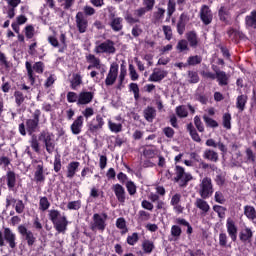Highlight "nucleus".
<instances>
[{"label":"nucleus","instance_id":"obj_1","mask_svg":"<svg viewBox=\"0 0 256 256\" xmlns=\"http://www.w3.org/2000/svg\"><path fill=\"white\" fill-rule=\"evenodd\" d=\"M94 53H106V55H111L115 53V43H113V41L107 40L103 43L96 44L94 48Z\"/></svg>","mask_w":256,"mask_h":256},{"label":"nucleus","instance_id":"obj_2","mask_svg":"<svg viewBox=\"0 0 256 256\" xmlns=\"http://www.w3.org/2000/svg\"><path fill=\"white\" fill-rule=\"evenodd\" d=\"M176 171V181L179 183L181 187H185L191 179H193V176L189 173H186L185 169L181 166H176L175 168Z\"/></svg>","mask_w":256,"mask_h":256},{"label":"nucleus","instance_id":"obj_3","mask_svg":"<svg viewBox=\"0 0 256 256\" xmlns=\"http://www.w3.org/2000/svg\"><path fill=\"white\" fill-rule=\"evenodd\" d=\"M199 194L202 199H209L213 195V185L211 179L204 178L200 184Z\"/></svg>","mask_w":256,"mask_h":256},{"label":"nucleus","instance_id":"obj_4","mask_svg":"<svg viewBox=\"0 0 256 256\" xmlns=\"http://www.w3.org/2000/svg\"><path fill=\"white\" fill-rule=\"evenodd\" d=\"M86 61L89 63L87 69L91 71V69H97L98 71L105 72V65L101 63V60L97 58L93 54H89L86 56Z\"/></svg>","mask_w":256,"mask_h":256},{"label":"nucleus","instance_id":"obj_5","mask_svg":"<svg viewBox=\"0 0 256 256\" xmlns=\"http://www.w3.org/2000/svg\"><path fill=\"white\" fill-rule=\"evenodd\" d=\"M93 221V230L98 229L99 231H105V227H107V224L105 223L107 221L106 214H94Z\"/></svg>","mask_w":256,"mask_h":256},{"label":"nucleus","instance_id":"obj_6","mask_svg":"<svg viewBox=\"0 0 256 256\" xmlns=\"http://www.w3.org/2000/svg\"><path fill=\"white\" fill-rule=\"evenodd\" d=\"M104 125L103 117L98 115L88 123V131H90V133H97L99 129H103Z\"/></svg>","mask_w":256,"mask_h":256},{"label":"nucleus","instance_id":"obj_7","mask_svg":"<svg viewBox=\"0 0 256 256\" xmlns=\"http://www.w3.org/2000/svg\"><path fill=\"white\" fill-rule=\"evenodd\" d=\"M117 75H119V65L113 63L110 66V70L106 77L105 84L113 85V83H115V81H117Z\"/></svg>","mask_w":256,"mask_h":256},{"label":"nucleus","instance_id":"obj_8","mask_svg":"<svg viewBox=\"0 0 256 256\" xmlns=\"http://www.w3.org/2000/svg\"><path fill=\"white\" fill-rule=\"evenodd\" d=\"M76 27L79 33H85V31H87L88 21L83 12H78L76 14Z\"/></svg>","mask_w":256,"mask_h":256},{"label":"nucleus","instance_id":"obj_9","mask_svg":"<svg viewBox=\"0 0 256 256\" xmlns=\"http://www.w3.org/2000/svg\"><path fill=\"white\" fill-rule=\"evenodd\" d=\"M226 229L229 237L232 241H237V225L235 224V220L232 218H228L226 221Z\"/></svg>","mask_w":256,"mask_h":256},{"label":"nucleus","instance_id":"obj_10","mask_svg":"<svg viewBox=\"0 0 256 256\" xmlns=\"http://www.w3.org/2000/svg\"><path fill=\"white\" fill-rule=\"evenodd\" d=\"M41 116V111L36 110L34 112V119H29L26 122L27 125V131L30 133H33L35 131V129H37V126L39 125V117Z\"/></svg>","mask_w":256,"mask_h":256},{"label":"nucleus","instance_id":"obj_11","mask_svg":"<svg viewBox=\"0 0 256 256\" xmlns=\"http://www.w3.org/2000/svg\"><path fill=\"white\" fill-rule=\"evenodd\" d=\"M115 120L118 122H115ZM115 120H109L108 127L112 133H121V131H123V119L118 116Z\"/></svg>","mask_w":256,"mask_h":256},{"label":"nucleus","instance_id":"obj_12","mask_svg":"<svg viewBox=\"0 0 256 256\" xmlns=\"http://www.w3.org/2000/svg\"><path fill=\"white\" fill-rule=\"evenodd\" d=\"M85 119L83 118V116H78L74 122L72 123V125L70 126L71 132L73 133V135H79L83 129V123H84Z\"/></svg>","mask_w":256,"mask_h":256},{"label":"nucleus","instance_id":"obj_13","mask_svg":"<svg viewBox=\"0 0 256 256\" xmlns=\"http://www.w3.org/2000/svg\"><path fill=\"white\" fill-rule=\"evenodd\" d=\"M204 199L205 198H197L194 203L195 207L201 211L202 215H206L211 211V206Z\"/></svg>","mask_w":256,"mask_h":256},{"label":"nucleus","instance_id":"obj_14","mask_svg":"<svg viewBox=\"0 0 256 256\" xmlns=\"http://www.w3.org/2000/svg\"><path fill=\"white\" fill-rule=\"evenodd\" d=\"M167 77V71L161 70L159 68H155L153 70V73L149 77V81H152L154 83H157L159 81H163Z\"/></svg>","mask_w":256,"mask_h":256},{"label":"nucleus","instance_id":"obj_15","mask_svg":"<svg viewBox=\"0 0 256 256\" xmlns=\"http://www.w3.org/2000/svg\"><path fill=\"white\" fill-rule=\"evenodd\" d=\"M189 111L194 114L195 108L191 105H181L176 107V115H178L180 118H185L189 115Z\"/></svg>","mask_w":256,"mask_h":256},{"label":"nucleus","instance_id":"obj_16","mask_svg":"<svg viewBox=\"0 0 256 256\" xmlns=\"http://www.w3.org/2000/svg\"><path fill=\"white\" fill-rule=\"evenodd\" d=\"M112 190L120 203H125V188L120 184H114Z\"/></svg>","mask_w":256,"mask_h":256},{"label":"nucleus","instance_id":"obj_17","mask_svg":"<svg viewBox=\"0 0 256 256\" xmlns=\"http://www.w3.org/2000/svg\"><path fill=\"white\" fill-rule=\"evenodd\" d=\"M200 16L205 25H209L213 21V14H211V10L207 6L202 7Z\"/></svg>","mask_w":256,"mask_h":256},{"label":"nucleus","instance_id":"obj_18","mask_svg":"<svg viewBox=\"0 0 256 256\" xmlns=\"http://www.w3.org/2000/svg\"><path fill=\"white\" fill-rule=\"evenodd\" d=\"M93 101V93L91 92H81L78 95L77 105H89Z\"/></svg>","mask_w":256,"mask_h":256},{"label":"nucleus","instance_id":"obj_19","mask_svg":"<svg viewBox=\"0 0 256 256\" xmlns=\"http://www.w3.org/2000/svg\"><path fill=\"white\" fill-rule=\"evenodd\" d=\"M54 224V227L56 229V231H58V233H65V231H67V218L65 216L60 217V219H58Z\"/></svg>","mask_w":256,"mask_h":256},{"label":"nucleus","instance_id":"obj_20","mask_svg":"<svg viewBox=\"0 0 256 256\" xmlns=\"http://www.w3.org/2000/svg\"><path fill=\"white\" fill-rule=\"evenodd\" d=\"M34 179L37 183H43L45 181V174H43V164L40 163L36 166L34 173Z\"/></svg>","mask_w":256,"mask_h":256},{"label":"nucleus","instance_id":"obj_21","mask_svg":"<svg viewBox=\"0 0 256 256\" xmlns=\"http://www.w3.org/2000/svg\"><path fill=\"white\" fill-rule=\"evenodd\" d=\"M110 27L113 31H121L123 29V18L121 17H114L110 21Z\"/></svg>","mask_w":256,"mask_h":256},{"label":"nucleus","instance_id":"obj_22","mask_svg":"<svg viewBox=\"0 0 256 256\" xmlns=\"http://www.w3.org/2000/svg\"><path fill=\"white\" fill-rule=\"evenodd\" d=\"M78 169H79V162H70L67 166V177L69 179H73Z\"/></svg>","mask_w":256,"mask_h":256},{"label":"nucleus","instance_id":"obj_23","mask_svg":"<svg viewBox=\"0 0 256 256\" xmlns=\"http://www.w3.org/2000/svg\"><path fill=\"white\" fill-rule=\"evenodd\" d=\"M4 237L6 241H8L10 247L13 249L15 247V234H13L9 228H6L4 230Z\"/></svg>","mask_w":256,"mask_h":256},{"label":"nucleus","instance_id":"obj_24","mask_svg":"<svg viewBox=\"0 0 256 256\" xmlns=\"http://www.w3.org/2000/svg\"><path fill=\"white\" fill-rule=\"evenodd\" d=\"M165 18V9L157 8L153 13V20L155 23H160Z\"/></svg>","mask_w":256,"mask_h":256},{"label":"nucleus","instance_id":"obj_25","mask_svg":"<svg viewBox=\"0 0 256 256\" xmlns=\"http://www.w3.org/2000/svg\"><path fill=\"white\" fill-rule=\"evenodd\" d=\"M216 79L219 85H227V81H229V76L223 71L216 72Z\"/></svg>","mask_w":256,"mask_h":256},{"label":"nucleus","instance_id":"obj_26","mask_svg":"<svg viewBox=\"0 0 256 256\" xmlns=\"http://www.w3.org/2000/svg\"><path fill=\"white\" fill-rule=\"evenodd\" d=\"M26 69H27L29 83L31 85H34L35 84V74H33V67L31 66V63L26 62Z\"/></svg>","mask_w":256,"mask_h":256},{"label":"nucleus","instance_id":"obj_27","mask_svg":"<svg viewBox=\"0 0 256 256\" xmlns=\"http://www.w3.org/2000/svg\"><path fill=\"white\" fill-rule=\"evenodd\" d=\"M204 157L205 159H208L209 161H214V162H217L219 159V155L217 154V152L213 150H206L204 152Z\"/></svg>","mask_w":256,"mask_h":256},{"label":"nucleus","instance_id":"obj_28","mask_svg":"<svg viewBox=\"0 0 256 256\" xmlns=\"http://www.w3.org/2000/svg\"><path fill=\"white\" fill-rule=\"evenodd\" d=\"M46 151L53 153L55 151V142L51 140V136H46L44 139Z\"/></svg>","mask_w":256,"mask_h":256},{"label":"nucleus","instance_id":"obj_29","mask_svg":"<svg viewBox=\"0 0 256 256\" xmlns=\"http://www.w3.org/2000/svg\"><path fill=\"white\" fill-rule=\"evenodd\" d=\"M144 253H151L155 249V245L151 240H144L142 243Z\"/></svg>","mask_w":256,"mask_h":256},{"label":"nucleus","instance_id":"obj_30","mask_svg":"<svg viewBox=\"0 0 256 256\" xmlns=\"http://www.w3.org/2000/svg\"><path fill=\"white\" fill-rule=\"evenodd\" d=\"M253 237V232L249 228H244L240 233L241 241H249Z\"/></svg>","mask_w":256,"mask_h":256},{"label":"nucleus","instance_id":"obj_31","mask_svg":"<svg viewBox=\"0 0 256 256\" xmlns=\"http://www.w3.org/2000/svg\"><path fill=\"white\" fill-rule=\"evenodd\" d=\"M246 25L256 29V12H252L249 16L246 17Z\"/></svg>","mask_w":256,"mask_h":256},{"label":"nucleus","instance_id":"obj_32","mask_svg":"<svg viewBox=\"0 0 256 256\" xmlns=\"http://www.w3.org/2000/svg\"><path fill=\"white\" fill-rule=\"evenodd\" d=\"M156 112L153 108L148 107L144 110V117L146 121H153L155 119Z\"/></svg>","mask_w":256,"mask_h":256},{"label":"nucleus","instance_id":"obj_33","mask_svg":"<svg viewBox=\"0 0 256 256\" xmlns=\"http://www.w3.org/2000/svg\"><path fill=\"white\" fill-rule=\"evenodd\" d=\"M244 214L246 215V217L248 219H255L256 218V211L255 208L253 206H246L244 209Z\"/></svg>","mask_w":256,"mask_h":256},{"label":"nucleus","instance_id":"obj_34","mask_svg":"<svg viewBox=\"0 0 256 256\" xmlns=\"http://www.w3.org/2000/svg\"><path fill=\"white\" fill-rule=\"evenodd\" d=\"M49 207H51V203H49V199H47V197L40 198V202H39L40 211H47Z\"/></svg>","mask_w":256,"mask_h":256},{"label":"nucleus","instance_id":"obj_35","mask_svg":"<svg viewBox=\"0 0 256 256\" xmlns=\"http://www.w3.org/2000/svg\"><path fill=\"white\" fill-rule=\"evenodd\" d=\"M188 131L193 139V141H196V143H201V137H199V134L195 129H193V125L189 124L188 125Z\"/></svg>","mask_w":256,"mask_h":256},{"label":"nucleus","instance_id":"obj_36","mask_svg":"<svg viewBox=\"0 0 256 256\" xmlns=\"http://www.w3.org/2000/svg\"><path fill=\"white\" fill-rule=\"evenodd\" d=\"M116 227L122 230V233H127V222L125 218H118L116 220Z\"/></svg>","mask_w":256,"mask_h":256},{"label":"nucleus","instance_id":"obj_37","mask_svg":"<svg viewBox=\"0 0 256 256\" xmlns=\"http://www.w3.org/2000/svg\"><path fill=\"white\" fill-rule=\"evenodd\" d=\"M187 40L190 43V47H197V34H195L194 32H189L187 34Z\"/></svg>","mask_w":256,"mask_h":256},{"label":"nucleus","instance_id":"obj_38","mask_svg":"<svg viewBox=\"0 0 256 256\" xmlns=\"http://www.w3.org/2000/svg\"><path fill=\"white\" fill-rule=\"evenodd\" d=\"M177 3L175 0H169L167 4V15L168 17H171L175 13Z\"/></svg>","mask_w":256,"mask_h":256},{"label":"nucleus","instance_id":"obj_39","mask_svg":"<svg viewBox=\"0 0 256 256\" xmlns=\"http://www.w3.org/2000/svg\"><path fill=\"white\" fill-rule=\"evenodd\" d=\"M185 21H187V15L182 14V15L180 16V21H179V23H178V33H179L180 35H183V31H184V29H185Z\"/></svg>","mask_w":256,"mask_h":256},{"label":"nucleus","instance_id":"obj_40","mask_svg":"<svg viewBox=\"0 0 256 256\" xmlns=\"http://www.w3.org/2000/svg\"><path fill=\"white\" fill-rule=\"evenodd\" d=\"M247 103V96L241 95L237 98V108L240 109V111H243L245 109V104Z\"/></svg>","mask_w":256,"mask_h":256},{"label":"nucleus","instance_id":"obj_41","mask_svg":"<svg viewBox=\"0 0 256 256\" xmlns=\"http://www.w3.org/2000/svg\"><path fill=\"white\" fill-rule=\"evenodd\" d=\"M49 217L52 220V223H55V222L59 221V219H61V217H63V215H61V213H59V211H57V210H50Z\"/></svg>","mask_w":256,"mask_h":256},{"label":"nucleus","instance_id":"obj_42","mask_svg":"<svg viewBox=\"0 0 256 256\" xmlns=\"http://www.w3.org/2000/svg\"><path fill=\"white\" fill-rule=\"evenodd\" d=\"M82 80H81V75L79 74H74L73 75V79L71 81V87L72 89H77V87H79V85H81Z\"/></svg>","mask_w":256,"mask_h":256},{"label":"nucleus","instance_id":"obj_43","mask_svg":"<svg viewBox=\"0 0 256 256\" xmlns=\"http://www.w3.org/2000/svg\"><path fill=\"white\" fill-rule=\"evenodd\" d=\"M176 49L180 51V53H183V51H189V44L186 42V40H180Z\"/></svg>","mask_w":256,"mask_h":256},{"label":"nucleus","instance_id":"obj_44","mask_svg":"<svg viewBox=\"0 0 256 256\" xmlns=\"http://www.w3.org/2000/svg\"><path fill=\"white\" fill-rule=\"evenodd\" d=\"M126 189L129 193V195H135V193H137V186L135 185V183L133 181H128L126 183Z\"/></svg>","mask_w":256,"mask_h":256},{"label":"nucleus","instance_id":"obj_45","mask_svg":"<svg viewBox=\"0 0 256 256\" xmlns=\"http://www.w3.org/2000/svg\"><path fill=\"white\" fill-rule=\"evenodd\" d=\"M7 185L9 189H13L15 187V173L8 172L7 174Z\"/></svg>","mask_w":256,"mask_h":256},{"label":"nucleus","instance_id":"obj_46","mask_svg":"<svg viewBox=\"0 0 256 256\" xmlns=\"http://www.w3.org/2000/svg\"><path fill=\"white\" fill-rule=\"evenodd\" d=\"M213 211L218 214V217H220V219H225V208L223 206L214 205Z\"/></svg>","mask_w":256,"mask_h":256},{"label":"nucleus","instance_id":"obj_47","mask_svg":"<svg viewBox=\"0 0 256 256\" xmlns=\"http://www.w3.org/2000/svg\"><path fill=\"white\" fill-rule=\"evenodd\" d=\"M194 125L200 133L205 131V127L203 126V122H201V118H199V116L194 117Z\"/></svg>","mask_w":256,"mask_h":256},{"label":"nucleus","instance_id":"obj_48","mask_svg":"<svg viewBox=\"0 0 256 256\" xmlns=\"http://www.w3.org/2000/svg\"><path fill=\"white\" fill-rule=\"evenodd\" d=\"M223 127L225 129H231V114L225 113L223 115Z\"/></svg>","mask_w":256,"mask_h":256},{"label":"nucleus","instance_id":"obj_49","mask_svg":"<svg viewBox=\"0 0 256 256\" xmlns=\"http://www.w3.org/2000/svg\"><path fill=\"white\" fill-rule=\"evenodd\" d=\"M129 89L132 91L134 98L137 101V99H139V85H137V83H131Z\"/></svg>","mask_w":256,"mask_h":256},{"label":"nucleus","instance_id":"obj_50","mask_svg":"<svg viewBox=\"0 0 256 256\" xmlns=\"http://www.w3.org/2000/svg\"><path fill=\"white\" fill-rule=\"evenodd\" d=\"M203 119L207 127H219V123H217V121L213 120L212 118H209V116L204 115Z\"/></svg>","mask_w":256,"mask_h":256},{"label":"nucleus","instance_id":"obj_51","mask_svg":"<svg viewBox=\"0 0 256 256\" xmlns=\"http://www.w3.org/2000/svg\"><path fill=\"white\" fill-rule=\"evenodd\" d=\"M129 73L132 81H137V79H139V74H137V70H135V66H133V64L129 65Z\"/></svg>","mask_w":256,"mask_h":256},{"label":"nucleus","instance_id":"obj_52","mask_svg":"<svg viewBox=\"0 0 256 256\" xmlns=\"http://www.w3.org/2000/svg\"><path fill=\"white\" fill-rule=\"evenodd\" d=\"M68 103H77L79 101V96L75 92H68L67 94Z\"/></svg>","mask_w":256,"mask_h":256},{"label":"nucleus","instance_id":"obj_53","mask_svg":"<svg viewBox=\"0 0 256 256\" xmlns=\"http://www.w3.org/2000/svg\"><path fill=\"white\" fill-rule=\"evenodd\" d=\"M171 235L175 239H178V237H181V227H179L177 225L172 226V228H171Z\"/></svg>","mask_w":256,"mask_h":256},{"label":"nucleus","instance_id":"obj_54","mask_svg":"<svg viewBox=\"0 0 256 256\" xmlns=\"http://www.w3.org/2000/svg\"><path fill=\"white\" fill-rule=\"evenodd\" d=\"M139 241V234L133 233L132 235L127 237L128 245H135Z\"/></svg>","mask_w":256,"mask_h":256},{"label":"nucleus","instance_id":"obj_55","mask_svg":"<svg viewBox=\"0 0 256 256\" xmlns=\"http://www.w3.org/2000/svg\"><path fill=\"white\" fill-rule=\"evenodd\" d=\"M58 3H60L64 9H71L75 0H58Z\"/></svg>","mask_w":256,"mask_h":256},{"label":"nucleus","instance_id":"obj_56","mask_svg":"<svg viewBox=\"0 0 256 256\" xmlns=\"http://www.w3.org/2000/svg\"><path fill=\"white\" fill-rule=\"evenodd\" d=\"M24 209H25V204H23V201L16 200L15 201V211H16V213H23Z\"/></svg>","mask_w":256,"mask_h":256},{"label":"nucleus","instance_id":"obj_57","mask_svg":"<svg viewBox=\"0 0 256 256\" xmlns=\"http://www.w3.org/2000/svg\"><path fill=\"white\" fill-rule=\"evenodd\" d=\"M68 209L77 211V209H81V201H72L67 205Z\"/></svg>","mask_w":256,"mask_h":256},{"label":"nucleus","instance_id":"obj_58","mask_svg":"<svg viewBox=\"0 0 256 256\" xmlns=\"http://www.w3.org/2000/svg\"><path fill=\"white\" fill-rule=\"evenodd\" d=\"M219 16L221 21H227V18L229 17V12L227 11V8L221 7L219 10Z\"/></svg>","mask_w":256,"mask_h":256},{"label":"nucleus","instance_id":"obj_59","mask_svg":"<svg viewBox=\"0 0 256 256\" xmlns=\"http://www.w3.org/2000/svg\"><path fill=\"white\" fill-rule=\"evenodd\" d=\"M246 157L249 163H255V154L253 153V150H251V148L246 149Z\"/></svg>","mask_w":256,"mask_h":256},{"label":"nucleus","instance_id":"obj_60","mask_svg":"<svg viewBox=\"0 0 256 256\" xmlns=\"http://www.w3.org/2000/svg\"><path fill=\"white\" fill-rule=\"evenodd\" d=\"M201 61L202 59L200 56H191L188 58V65H198Z\"/></svg>","mask_w":256,"mask_h":256},{"label":"nucleus","instance_id":"obj_61","mask_svg":"<svg viewBox=\"0 0 256 256\" xmlns=\"http://www.w3.org/2000/svg\"><path fill=\"white\" fill-rule=\"evenodd\" d=\"M190 83H199V75L197 72H189L188 73Z\"/></svg>","mask_w":256,"mask_h":256},{"label":"nucleus","instance_id":"obj_62","mask_svg":"<svg viewBox=\"0 0 256 256\" xmlns=\"http://www.w3.org/2000/svg\"><path fill=\"white\" fill-rule=\"evenodd\" d=\"M163 31H164V35H165L166 39L168 41H171V37L173 35V32L171 30V26H163Z\"/></svg>","mask_w":256,"mask_h":256},{"label":"nucleus","instance_id":"obj_63","mask_svg":"<svg viewBox=\"0 0 256 256\" xmlns=\"http://www.w3.org/2000/svg\"><path fill=\"white\" fill-rule=\"evenodd\" d=\"M14 97L16 99L17 105H21V103L25 101V97L23 96V93H21L20 91L15 92Z\"/></svg>","mask_w":256,"mask_h":256},{"label":"nucleus","instance_id":"obj_64","mask_svg":"<svg viewBox=\"0 0 256 256\" xmlns=\"http://www.w3.org/2000/svg\"><path fill=\"white\" fill-rule=\"evenodd\" d=\"M44 68L45 66L42 62H36L33 66V70L35 71V73H43Z\"/></svg>","mask_w":256,"mask_h":256}]
</instances>
